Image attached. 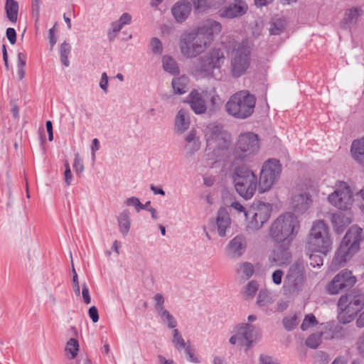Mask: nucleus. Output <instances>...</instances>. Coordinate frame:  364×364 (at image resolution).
Instances as JSON below:
<instances>
[{
    "instance_id": "nucleus-24",
    "label": "nucleus",
    "mask_w": 364,
    "mask_h": 364,
    "mask_svg": "<svg viewBox=\"0 0 364 364\" xmlns=\"http://www.w3.org/2000/svg\"><path fill=\"white\" fill-rule=\"evenodd\" d=\"M231 220L228 213L224 208H220L218 211L215 225L217 232L220 237L226 235V230L230 227Z\"/></svg>"
},
{
    "instance_id": "nucleus-38",
    "label": "nucleus",
    "mask_w": 364,
    "mask_h": 364,
    "mask_svg": "<svg viewBox=\"0 0 364 364\" xmlns=\"http://www.w3.org/2000/svg\"><path fill=\"white\" fill-rule=\"evenodd\" d=\"M71 50V47L69 43L64 42L61 44L60 48V61L63 65L68 67L70 62L68 60V55Z\"/></svg>"
},
{
    "instance_id": "nucleus-42",
    "label": "nucleus",
    "mask_w": 364,
    "mask_h": 364,
    "mask_svg": "<svg viewBox=\"0 0 364 364\" xmlns=\"http://www.w3.org/2000/svg\"><path fill=\"white\" fill-rule=\"evenodd\" d=\"M300 318L296 315L294 314L291 316L286 317L283 319V324L287 331H292L299 323Z\"/></svg>"
},
{
    "instance_id": "nucleus-56",
    "label": "nucleus",
    "mask_w": 364,
    "mask_h": 364,
    "mask_svg": "<svg viewBox=\"0 0 364 364\" xmlns=\"http://www.w3.org/2000/svg\"><path fill=\"white\" fill-rule=\"evenodd\" d=\"M88 314L93 323H97L99 320L98 310L96 306H92L88 310Z\"/></svg>"
},
{
    "instance_id": "nucleus-39",
    "label": "nucleus",
    "mask_w": 364,
    "mask_h": 364,
    "mask_svg": "<svg viewBox=\"0 0 364 364\" xmlns=\"http://www.w3.org/2000/svg\"><path fill=\"white\" fill-rule=\"evenodd\" d=\"M194 11L201 13L210 8L211 0H191Z\"/></svg>"
},
{
    "instance_id": "nucleus-44",
    "label": "nucleus",
    "mask_w": 364,
    "mask_h": 364,
    "mask_svg": "<svg viewBox=\"0 0 364 364\" xmlns=\"http://www.w3.org/2000/svg\"><path fill=\"white\" fill-rule=\"evenodd\" d=\"M333 222L337 226V229L338 231H342L343 230H340V228L343 225H347L350 223V220L342 214H336L333 216Z\"/></svg>"
},
{
    "instance_id": "nucleus-17",
    "label": "nucleus",
    "mask_w": 364,
    "mask_h": 364,
    "mask_svg": "<svg viewBox=\"0 0 364 364\" xmlns=\"http://www.w3.org/2000/svg\"><path fill=\"white\" fill-rule=\"evenodd\" d=\"M240 339L242 341V346H245L247 349L251 348L253 343H256L260 338V331L255 325L250 323H240L235 327Z\"/></svg>"
},
{
    "instance_id": "nucleus-18",
    "label": "nucleus",
    "mask_w": 364,
    "mask_h": 364,
    "mask_svg": "<svg viewBox=\"0 0 364 364\" xmlns=\"http://www.w3.org/2000/svg\"><path fill=\"white\" fill-rule=\"evenodd\" d=\"M247 9V4L244 0H234L220 9L219 16L228 19L238 18L245 14Z\"/></svg>"
},
{
    "instance_id": "nucleus-43",
    "label": "nucleus",
    "mask_w": 364,
    "mask_h": 364,
    "mask_svg": "<svg viewBox=\"0 0 364 364\" xmlns=\"http://www.w3.org/2000/svg\"><path fill=\"white\" fill-rule=\"evenodd\" d=\"M185 140L188 144L186 147H188L191 144H192L193 147L191 148L192 151L191 153L199 149L200 144L198 140L196 139V132L194 130H191L188 133V134L185 137Z\"/></svg>"
},
{
    "instance_id": "nucleus-37",
    "label": "nucleus",
    "mask_w": 364,
    "mask_h": 364,
    "mask_svg": "<svg viewBox=\"0 0 364 364\" xmlns=\"http://www.w3.org/2000/svg\"><path fill=\"white\" fill-rule=\"evenodd\" d=\"M172 335V343L176 349L180 351L187 347L185 340L177 328L173 329Z\"/></svg>"
},
{
    "instance_id": "nucleus-25",
    "label": "nucleus",
    "mask_w": 364,
    "mask_h": 364,
    "mask_svg": "<svg viewBox=\"0 0 364 364\" xmlns=\"http://www.w3.org/2000/svg\"><path fill=\"white\" fill-rule=\"evenodd\" d=\"M350 154L358 164L364 166V137L353 141Z\"/></svg>"
},
{
    "instance_id": "nucleus-64",
    "label": "nucleus",
    "mask_w": 364,
    "mask_h": 364,
    "mask_svg": "<svg viewBox=\"0 0 364 364\" xmlns=\"http://www.w3.org/2000/svg\"><path fill=\"white\" fill-rule=\"evenodd\" d=\"M213 364H228L224 356L215 355L213 359Z\"/></svg>"
},
{
    "instance_id": "nucleus-47",
    "label": "nucleus",
    "mask_w": 364,
    "mask_h": 364,
    "mask_svg": "<svg viewBox=\"0 0 364 364\" xmlns=\"http://www.w3.org/2000/svg\"><path fill=\"white\" fill-rule=\"evenodd\" d=\"M124 203L127 206H133L137 213L143 210L144 208L139 199L134 196L127 198Z\"/></svg>"
},
{
    "instance_id": "nucleus-55",
    "label": "nucleus",
    "mask_w": 364,
    "mask_h": 364,
    "mask_svg": "<svg viewBox=\"0 0 364 364\" xmlns=\"http://www.w3.org/2000/svg\"><path fill=\"white\" fill-rule=\"evenodd\" d=\"M357 350L360 356L364 359V333L359 337L357 341Z\"/></svg>"
},
{
    "instance_id": "nucleus-19",
    "label": "nucleus",
    "mask_w": 364,
    "mask_h": 364,
    "mask_svg": "<svg viewBox=\"0 0 364 364\" xmlns=\"http://www.w3.org/2000/svg\"><path fill=\"white\" fill-rule=\"evenodd\" d=\"M192 10V4L188 0H179L171 8V14L178 23L184 22Z\"/></svg>"
},
{
    "instance_id": "nucleus-58",
    "label": "nucleus",
    "mask_w": 364,
    "mask_h": 364,
    "mask_svg": "<svg viewBox=\"0 0 364 364\" xmlns=\"http://www.w3.org/2000/svg\"><path fill=\"white\" fill-rule=\"evenodd\" d=\"M310 260H311L310 264L311 266H313L314 267H319L323 264V259L317 255H315V254L311 255Z\"/></svg>"
},
{
    "instance_id": "nucleus-52",
    "label": "nucleus",
    "mask_w": 364,
    "mask_h": 364,
    "mask_svg": "<svg viewBox=\"0 0 364 364\" xmlns=\"http://www.w3.org/2000/svg\"><path fill=\"white\" fill-rule=\"evenodd\" d=\"M283 276L284 272L282 270H275L272 275L273 282L277 285H279L282 283Z\"/></svg>"
},
{
    "instance_id": "nucleus-10",
    "label": "nucleus",
    "mask_w": 364,
    "mask_h": 364,
    "mask_svg": "<svg viewBox=\"0 0 364 364\" xmlns=\"http://www.w3.org/2000/svg\"><path fill=\"white\" fill-rule=\"evenodd\" d=\"M258 136L253 132L240 134L234 149L235 159L248 161L259 151Z\"/></svg>"
},
{
    "instance_id": "nucleus-21",
    "label": "nucleus",
    "mask_w": 364,
    "mask_h": 364,
    "mask_svg": "<svg viewBox=\"0 0 364 364\" xmlns=\"http://www.w3.org/2000/svg\"><path fill=\"white\" fill-rule=\"evenodd\" d=\"M363 14V11L361 7L353 6L346 9L341 21V26L343 28L350 29L357 24Z\"/></svg>"
},
{
    "instance_id": "nucleus-53",
    "label": "nucleus",
    "mask_w": 364,
    "mask_h": 364,
    "mask_svg": "<svg viewBox=\"0 0 364 364\" xmlns=\"http://www.w3.org/2000/svg\"><path fill=\"white\" fill-rule=\"evenodd\" d=\"M82 296L85 304H89L91 302L89 289L85 283L82 284Z\"/></svg>"
},
{
    "instance_id": "nucleus-33",
    "label": "nucleus",
    "mask_w": 364,
    "mask_h": 364,
    "mask_svg": "<svg viewBox=\"0 0 364 364\" xmlns=\"http://www.w3.org/2000/svg\"><path fill=\"white\" fill-rule=\"evenodd\" d=\"M237 272L242 278L248 279L254 274L255 268L252 263L244 262L239 264Z\"/></svg>"
},
{
    "instance_id": "nucleus-40",
    "label": "nucleus",
    "mask_w": 364,
    "mask_h": 364,
    "mask_svg": "<svg viewBox=\"0 0 364 364\" xmlns=\"http://www.w3.org/2000/svg\"><path fill=\"white\" fill-rule=\"evenodd\" d=\"M321 333H316L310 335L306 340V345L312 348L316 349L321 343Z\"/></svg>"
},
{
    "instance_id": "nucleus-23",
    "label": "nucleus",
    "mask_w": 364,
    "mask_h": 364,
    "mask_svg": "<svg viewBox=\"0 0 364 364\" xmlns=\"http://www.w3.org/2000/svg\"><path fill=\"white\" fill-rule=\"evenodd\" d=\"M188 102L196 114H203L206 111V104L197 90H193L188 95Z\"/></svg>"
},
{
    "instance_id": "nucleus-1",
    "label": "nucleus",
    "mask_w": 364,
    "mask_h": 364,
    "mask_svg": "<svg viewBox=\"0 0 364 364\" xmlns=\"http://www.w3.org/2000/svg\"><path fill=\"white\" fill-rule=\"evenodd\" d=\"M221 24L208 19L192 31L181 35L179 48L183 56L195 58L203 53L212 44L213 36L221 31Z\"/></svg>"
},
{
    "instance_id": "nucleus-61",
    "label": "nucleus",
    "mask_w": 364,
    "mask_h": 364,
    "mask_svg": "<svg viewBox=\"0 0 364 364\" xmlns=\"http://www.w3.org/2000/svg\"><path fill=\"white\" fill-rule=\"evenodd\" d=\"M132 16L129 13H124L119 18L118 21L123 26L125 25H129L132 22Z\"/></svg>"
},
{
    "instance_id": "nucleus-7",
    "label": "nucleus",
    "mask_w": 364,
    "mask_h": 364,
    "mask_svg": "<svg viewBox=\"0 0 364 364\" xmlns=\"http://www.w3.org/2000/svg\"><path fill=\"white\" fill-rule=\"evenodd\" d=\"M364 306V294L361 290L353 289L342 295L338 301V319L343 323L353 321Z\"/></svg>"
},
{
    "instance_id": "nucleus-9",
    "label": "nucleus",
    "mask_w": 364,
    "mask_h": 364,
    "mask_svg": "<svg viewBox=\"0 0 364 364\" xmlns=\"http://www.w3.org/2000/svg\"><path fill=\"white\" fill-rule=\"evenodd\" d=\"M206 137V150L216 157L221 156L230 146L231 136L220 125L210 124Z\"/></svg>"
},
{
    "instance_id": "nucleus-27",
    "label": "nucleus",
    "mask_w": 364,
    "mask_h": 364,
    "mask_svg": "<svg viewBox=\"0 0 364 364\" xmlns=\"http://www.w3.org/2000/svg\"><path fill=\"white\" fill-rule=\"evenodd\" d=\"M117 223L119 232L126 236L131 228L130 213L129 210L125 209L122 211L117 216Z\"/></svg>"
},
{
    "instance_id": "nucleus-11",
    "label": "nucleus",
    "mask_w": 364,
    "mask_h": 364,
    "mask_svg": "<svg viewBox=\"0 0 364 364\" xmlns=\"http://www.w3.org/2000/svg\"><path fill=\"white\" fill-rule=\"evenodd\" d=\"M272 210V206L270 203L260 201L253 203L247 212H245L247 228L251 230L260 229L269 220Z\"/></svg>"
},
{
    "instance_id": "nucleus-4",
    "label": "nucleus",
    "mask_w": 364,
    "mask_h": 364,
    "mask_svg": "<svg viewBox=\"0 0 364 364\" xmlns=\"http://www.w3.org/2000/svg\"><path fill=\"white\" fill-rule=\"evenodd\" d=\"M230 56V73L233 77L245 75L250 65L251 48L247 41L230 38L223 43Z\"/></svg>"
},
{
    "instance_id": "nucleus-2",
    "label": "nucleus",
    "mask_w": 364,
    "mask_h": 364,
    "mask_svg": "<svg viewBox=\"0 0 364 364\" xmlns=\"http://www.w3.org/2000/svg\"><path fill=\"white\" fill-rule=\"evenodd\" d=\"M300 225L294 213H286L274 220L269 228V236L281 247L274 251L273 259L279 264L288 262L291 254L289 247L299 232Z\"/></svg>"
},
{
    "instance_id": "nucleus-8",
    "label": "nucleus",
    "mask_w": 364,
    "mask_h": 364,
    "mask_svg": "<svg viewBox=\"0 0 364 364\" xmlns=\"http://www.w3.org/2000/svg\"><path fill=\"white\" fill-rule=\"evenodd\" d=\"M232 180L236 191L246 200L253 196L258 187L257 176L245 164L235 167Z\"/></svg>"
},
{
    "instance_id": "nucleus-31",
    "label": "nucleus",
    "mask_w": 364,
    "mask_h": 364,
    "mask_svg": "<svg viewBox=\"0 0 364 364\" xmlns=\"http://www.w3.org/2000/svg\"><path fill=\"white\" fill-rule=\"evenodd\" d=\"M189 79L185 75H182L172 80V86L176 93L182 95L188 90Z\"/></svg>"
},
{
    "instance_id": "nucleus-32",
    "label": "nucleus",
    "mask_w": 364,
    "mask_h": 364,
    "mask_svg": "<svg viewBox=\"0 0 364 364\" xmlns=\"http://www.w3.org/2000/svg\"><path fill=\"white\" fill-rule=\"evenodd\" d=\"M274 298L271 292L266 289H261L258 294L257 304L261 307L268 306L273 304Z\"/></svg>"
},
{
    "instance_id": "nucleus-20",
    "label": "nucleus",
    "mask_w": 364,
    "mask_h": 364,
    "mask_svg": "<svg viewBox=\"0 0 364 364\" xmlns=\"http://www.w3.org/2000/svg\"><path fill=\"white\" fill-rule=\"evenodd\" d=\"M312 199L308 193H297L293 196L291 201V208L297 214H303L311 206Z\"/></svg>"
},
{
    "instance_id": "nucleus-50",
    "label": "nucleus",
    "mask_w": 364,
    "mask_h": 364,
    "mask_svg": "<svg viewBox=\"0 0 364 364\" xmlns=\"http://www.w3.org/2000/svg\"><path fill=\"white\" fill-rule=\"evenodd\" d=\"M73 167L77 173H80L84 171V165L78 153L75 155Z\"/></svg>"
},
{
    "instance_id": "nucleus-41",
    "label": "nucleus",
    "mask_w": 364,
    "mask_h": 364,
    "mask_svg": "<svg viewBox=\"0 0 364 364\" xmlns=\"http://www.w3.org/2000/svg\"><path fill=\"white\" fill-rule=\"evenodd\" d=\"M258 284L256 281L252 280L248 282L246 285L245 291H244V297L245 299H252L257 291L258 290Z\"/></svg>"
},
{
    "instance_id": "nucleus-16",
    "label": "nucleus",
    "mask_w": 364,
    "mask_h": 364,
    "mask_svg": "<svg viewBox=\"0 0 364 364\" xmlns=\"http://www.w3.org/2000/svg\"><path fill=\"white\" fill-rule=\"evenodd\" d=\"M247 248V241L242 235H237L230 240L225 247V254L230 259H238L242 257Z\"/></svg>"
},
{
    "instance_id": "nucleus-14",
    "label": "nucleus",
    "mask_w": 364,
    "mask_h": 364,
    "mask_svg": "<svg viewBox=\"0 0 364 364\" xmlns=\"http://www.w3.org/2000/svg\"><path fill=\"white\" fill-rule=\"evenodd\" d=\"M305 282V268L301 262H294L284 277V287L290 293H298Z\"/></svg>"
},
{
    "instance_id": "nucleus-54",
    "label": "nucleus",
    "mask_w": 364,
    "mask_h": 364,
    "mask_svg": "<svg viewBox=\"0 0 364 364\" xmlns=\"http://www.w3.org/2000/svg\"><path fill=\"white\" fill-rule=\"evenodd\" d=\"M6 36L11 44L14 45L16 42V32L13 28H8L6 31Z\"/></svg>"
},
{
    "instance_id": "nucleus-60",
    "label": "nucleus",
    "mask_w": 364,
    "mask_h": 364,
    "mask_svg": "<svg viewBox=\"0 0 364 364\" xmlns=\"http://www.w3.org/2000/svg\"><path fill=\"white\" fill-rule=\"evenodd\" d=\"M260 364H279L277 361L274 360L271 356L262 354L259 357Z\"/></svg>"
},
{
    "instance_id": "nucleus-46",
    "label": "nucleus",
    "mask_w": 364,
    "mask_h": 364,
    "mask_svg": "<svg viewBox=\"0 0 364 364\" xmlns=\"http://www.w3.org/2000/svg\"><path fill=\"white\" fill-rule=\"evenodd\" d=\"M150 48L153 53L161 55L163 52L161 41L157 38H153L150 42Z\"/></svg>"
},
{
    "instance_id": "nucleus-51",
    "label": "nucleus",
    "mask_w": 364,
    "mask_h": 364,
    "mask_svg": "<svg viewBox=\"0 0 364 364\" xmlns=\"http://www.w3.org/2000/svg\"><path fill=\"white\" fill-rule=\"evenodd\" d=\"M41 0H32V13L36 18V23L39 21L40 18V5Z\"/></svg>"
},
{
    "instance_id": "nucleus-49",
    "label": "nucleus",
    "mask_w": 364,
    "mask_h": 364,
    "mask_svg": "<svg viewBox=\"0 0 364 364\" xmlns=\"http://www.w3.org/2000/svg\"><path fill=\"white\" fill-rule=\"evenodd\" d=\"M122 28L123 26L120 24L118 21L112 22L111 24V31L108 33L109 40H113L116 34L119 32Z\"/></svg>"
},
{
    "instance_id": "nucleus-63",
    "label": "nucleus",
    "mask_w": 364,
    "mask_h": 364,
    "mask_svg": "<svg viewBox=\"0 0 364 364\" xmlns=\"http://www.w3.org/2000/svg\"><path fill=\"white\" fill-rule=\"evenodd\" d=\"M72 285L75 295L77 296H80V291L77 275H75V277H73Z\"/></svg>"
},
{
    "instance_id": "nucleus-26",
    "label": "nucleus",
    "mask_w": 364,
    "mask_h": 364,
    "mask_svg": "<svg viewBox=\"0 0 364 364\" xmlns=\"http://www.w3.org/2000/svg\"><path fill=\"white\" fill-rule=\"evenodd\" d=\"M190 126V117L188 112L181 109L175 118L174 128L176 132L182 134L186 132Z\"/></svg>"
},
{
    "instance_id": "nucleus-13",
    "label": "nucleus",
    "mask_w": 364,
    "mask_h": 364,
    "mask_svg": "<svg viewBox=\"0 0 364 364\" xmlns=\"http://www.w3.org/2000/svg\"><path fill=\"white\" fill-rule=\"evenodd\" d=\"M328 202L338 209L346 210L351 208L353 202V193L350 186L343 181L335 186L333 193L328 196Z\"/></svg>"
},
{
    "instance_id": "nucleus-3",
    "label": "nucleus",
    "mask_w": 364,
    "mask_h": 364,
    "mask_svg": "<svg viewBox=\"0 0 364 364\" xmlns=\"http://www.w3.org/2000/svg\"><path fill=\"white\" fill-rule=\"evenodd\" d=\"M225 61L224 52L220 48H214L197 58L193 63L192 73L198 77L220 80L222 77L221 68Z\"/></svg>"
},
{
    "instance_id": "nucleus-28",
    "label": "nucleus",
    "mask_w": 364,
    "mask_h": 364,
    "mask_svg": "<svg viewBox=\"0 0 364 364\" xmlns=\"http://www.w3.org/2000/svg\"><path fill=\"white\" fill-rule=\"evenodd\" d=\"M327 236H329V234L328 228L324 222L318 220L314 223L309 238H318L321 237L322 238H326Z\"/></svg>"
},
{
    "instance_id": "nucleus-5",
    "label": "nucleus",
    "mask_w": 364,
    "mask_h": 364,
    "mask_svg": "<svg viewBox=\"0 0 364 364\" xmlns=\"http://www.w3.org/2000/svg\"><path fill=\"white\" fill-rule=\"evenodd\" d=\"M362 231L361 228L353 226L346 232L332 260L331 269L336 270L343 267L347 260L358 252L362 240Z\"/></svg>"
},
{
    "instance_id": "nucleus-29",
    "label": "nucleus",
    "mask_w": 364,
    "mask_h": 364,
    "mask_svg": "<svg viewBox=\"0 0 364 364\" xmlns=\"http://www.w3.org/2000/svg\"><path fill=\"white\" fill-rule=\"evenodd\" d=\"M18 3L15 0H6L5 4V11L6 17L12 22L16 23L18 19Z\"/></svg>"
},
{
    "instance_id": "nucleus-45",
    "label": "nucleus",
    "mask_w": 364,
    "mask_h": 364,
    "mask_svg": "<svg viewBox=\"0 0 364 364\" xmlns=\"http://www.w3.org/2000/svg\"><path fill=\"white\" fill-rule=\"evenodd\" d=\"M316 317L313 314H308L305 316L301 325V328L302 331H306L310 326L317 324Z\"/></svg>"
},
{
    "instance_id": "nucleus-30",
    "label": "nucleus",
    "mask_w": 364,
    "mask_h": 364,
    "mask_svg": "<svg viewBox=\"0 0 364 364\" xmlns=\"http://www.w3.org/2000/svg\"><path fill=\"white\" fill-rule=\"evenodd\" d=\"M162 67L164 70L172 75H178L180 73L177 62L169 55L162 57Z\"/></svg>"
},
{
    "instance_id": "nucleus-12",
    "label": "nucleus",
    "mask_w": 364,
    "mask_h": 364,
    "mask_svg": "<svg viewBox=\"0 0 364 364\" xmlns=\"http://www.w3.org/2000/svg\"><path fill=\"white\" fill-rule=\"evenodd\" d=\"M282 173L279 161L270 159L266 161L262 168L258 182V191L260 193L267 192L278 181Z\"/></svg>"
},
{
    "instance_id": "nucleus-35",
    "label": "nucleus",
    "mask_w": 364,
    "mask_h": 364,
    "mask_svg": "<svg viewBox=\"0 0 364 364\" xmlns=\"http://www.w3.org/2000/svg\"><path fill=\"white\" fill-rule=\"evenodd\" d=\"M79 350V343L75 338H70L66 344L65 352L68 358L70 360L74 359Z\"/></svg>"
},
{
    "instance_id": "nucleus-59",
    "label": "nucleus",
    "mask_w": 364,
    "mask_h": 364,
    "mask_svg": "<svg viewBox=\"0 0 364 364\" xmlns=\"http://www.w3.org/2000/svg\"><path fill=\"white\" fill-rule=\"evenodd\" d=\"M100 87L105 93L107 92L108 76L106 73H103L101 75V79L100 81Z\"/></svg>"
},
{
    "instance_id": "nucleus-22",
    "label": "nucleus",
    "mask_w": 364,
    "mask_h": 364,
    "mask_svg": "<svg viewBox=\"0 0 364 364\" xmlns=\"http://www.w3.org/2000/svg\"><path fill=\"white\" fill-rule=\"evenodd\" d=\"M307 245L309 250L311 252H320L323 255H326L331 248V241L329 236H327L326 238H322L321 237L308 238Z\"/></svg>"
},
{
    "instance_id": "nucleus-36",
    "label": "nucleus",
    "mask_w": 364,
    "mask_h": 364,
    "mask_svg": "<svg viewBox=\"0 0 364 364\" xmlns=\"http://www.w3.org/2000/svg\"><path fill=\"white\" fill-rule=\"evenodd\" d=\"M160 316L162 323L167 326L169 328H174L177 326V321L172 314L166 309L158 313Z\"/></svg>"
},
{
    "instance_id": "nucleus-6",
    "label": "nucleus",
    "mask_w": 364,
    "mask_h": 364,
    "mask_svg": "<svg viewBox=\"0 0 364 364\" xmlns=\"http://www.w3.org/2000/svg\"><path fill=\"white\" fill-rule=\"evenodd\" d=\"M256 98L247 90L233 94L225 105L227 112L232 117L244 119L250 117L255 107Z\"/></svg>"
},
{
    "instance_id": "nucleus-62",
    "label": "nucleus",
    "mask_w": 364,
    "mask_h": 364,
    "mask_svg": "<svg viewBox=\"0 0 364 364\" xmlns=\"http://www.w3.org/2000/svg\"><path fill=\"white\" fill-rule=\"evenodd\" d=\"M185 352L188 358V360L194 363H198V358L194 355L191 346L188 344L186 348H184Z\"/></svg>"
},
{
    "instance_id": "nucleus-15",
    "label": "nucleus",
    "mask_w": 364,
    "mask_h": 364,
    "mask_svg": "<svg viewBox=\"0 0 364 364\" xmlns=\"http://www.w3.org/2000/svg\"><path fill=\"white\" fill-rule=\"evenodd\" d=\"M356 282V279L352 272L348 269L340 272L330 282L327 287V291L331 294H337L340 291L351 288Z\"/></svg>"
},
{
    "instance_id": "nucleus-34",
    "label": "nucleus",
    "mask_w": 364,
    "mask_h": 364,
    "mask_svg": "<svg viewBox=\"0 0 364 364\" xmlns=\"http://www.w3.org/2000/svg\"><path fill=\"white\" fill-rule=\"evenodd\" d=\"M286 21L283 18H273L270 23L269 28L271 35H279L282 33L286 27Z\"/></svg>"
},
{
    "instance_id": "nucleus-48",
    "label": "nucleus",
    "mask_w": 364,
    "mask_h": 364,
    "mask_svg": "<svg viewBox=\"0 0 364 364\" xmlns=\"http://www.w3.org/2000/svg\"><path fill=\"white\" fill-rule=\"evenodd\" d=\"M155 301V309L157 313L165 310L164 308V298L161 294H156L154 297Z\"/></svg>"
},
{
    "instance_id": "nucleus-57",
    "label": "nucleus",
    "mask_w": 364,
    "mask_h": 364,
    "mask_svg": "<svg viewBox=\"0 0 364 364\" xmlns=\"http://www.w3.org/2000/svg\"><path fill=\"white\" fill-rule=\"evenodd\" d=\"M65 172H64V176H65V181L68 186H70L72 181V173L71 170L69 166V164L66 161L65 163Z\"/></svg>"
}]
</instances>
